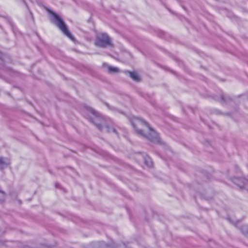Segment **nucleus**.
Returning <instances> with one entry per match:
<instances>
[{
  "label": "nucleus",
  "instance_id": "nucleus-14",
  "mask_svg": "<svg viewBox=\"0 0 248 248\" xmlns=\"http://www.w3.org/2000/svg\"><path fill=\"white\" fill-rule=\"evenodd\" d=\"M242 231L245 234L247 235V232H245L244 230H242Z\"/></svg>",
  "mask_w": 248,
  "mask_h": 248
},
{
  "label": "nucleus",
  "instance_id": "nucleus-1",
  "mask_svg": "<svg viewBox=\"0 0 248 248\" xmlns=\"http://www.w3.org/2000/svg\"><path fill=\"white\" fill-rule=\"evenodd\" d=\"M132 124L137 133L140 135L153 142L158 141L157 134L143 120L135 118L132 121Z\"/></svg>",
  "mask_w": 248,
  "mask_h": 248
},
{
  "label": "nucleus",
  "instance_id": "nucleus-13",
  "mask_svg": "<svg viewBox=\"0 0 248 248\" xmlns=\"http://www.w3.org/2000/svg\"><path fill=\"white\" fill-rule=\"evenodd\" d=\"M125 248V246L124 245H123V246H119L118 248Z\"/></svg>",
  "mask_w": 248,
  "mask_h": 248
},
{
  "label": "nucleus",
  "instance_id": "nucleus-4",
  "mask_svg": "<svg viewBox=\"0 0 248 248\" xmlns=\"http://www.w3.org/2000/svg\"><path fill=\"white\" fill-rule=\"evenodd\" d=\"M95 45L102 47L112 46L110 38L106 33H101L97 35Z\"/></svg>",
  "mask_w": 248,
  "mask_h": 248
},
{
  "label": "nucleus",
  "instance_id": "nucleus-9",
  "mask_svg": "<svg viewBox=\"0 0 248 248\" xmlns=\"http://www.w3.org/2000/svg\"><path fill=\"white\" fill-rule=\"evenodd\" d=\"M108 71L109 73H117L119 72V69L116 67L108 66Z\"/></svg>",
  "mask_w": 248,
  "mask_h": 248
},
{
  "label": "nucleus",
  "instance_id": "nucleus-5",
  "mask_svg": "<svg viewBox=\"0 0 248 248\" xmlns=\"http://www.w3.org/2000/svg\"><path fill=\"white\" fill-rule=\"evenodd\" d=\"M233 182L241 188H245L248 191V180L244 178H234Z\"/></svg>",
  "mask_w": 248,
  "mask_h": 248
},
{
  "label": "nucleus",
  "instance_id": "nucleus-11",
  "mask_svg": "<svg viewBox=\"0 0 248 248\" xmlns=\"http://www.w3.org/2000/svg\"><path fill=\"white\" fill-rule=\"evenodd\" d=\"M220 101L221 102H225V101H226V100L224 98V95H221Z\"/></svg>",
  "mask_w": 248,
  "mask_h": 248
},
{
  "label": "nucleus",
  "instance_id": "nucleus-8",
  "mask_svg": "<svg viewBox=\"0 0 248 248\" xmlns=\"http://www.w3.org/2000/svg\"><path fill=\"white\" fill-rule=\"evenodd\" d=\"M144 163L149 167H152L153 165L151 158L148 156L144 157Z\"/></svg>",
  "mask_w": 248,
  "mask_h": 248
},
{
  "label": "nucleus",
  "instance_id": "nucleus-3",
  "mask_svg": "<svg viewBox=\"0 0 248 248\" xmlns=\"http://www.w3.org/2000/svg\"><path fill=\"white\" fill-rule=\"evenodd\" d=\"M48 12L52 16L51 19L52 22L55 24L65 35L71 39H73L72 35L68 31L67 26L62 19L55 13L50 11H48Z\"/></svg>",
  "mask_w": 248,
  "mask_h": 248
},
{
  "label": "nucleus",
  "instance_id": "nucleus-6",
  "mask_svg": "<svg viewBox=\"0 0 248 248\" xmlns=\"http://www.w3.org/2000/svg\"><path fill=\"white\" fill-rule=\"evenodd\" d=\"M10 163L8 159L4 157H0V170L8 167Z\"/></svg>",
  "mask_w": 248,
  "mask_h": 248
},
{
  "label": "nucleus",
  "instance_id": "nucleus-2",
  "mask_svg": "<svg viewBox=\"0 0 248 248\" xmlns=\"http://www.w3.org/2000/svg\"><path fill=\"white\" fill-rule=\"evenodd\" d=\"M90 112L93 117V122L99 129L102 130L103 128H105L107 131L109 132H112L116 134L118 133L117 131H123V129L120 128H116L112 124H107L105 119L95 110L90 109Z\"/></svg>",
  "mask_w": 248,
  "mask_h": 248
},
{
  "label": "nucleus",
  "instance_id": "nucleus-7",
  "mask_svg": "<svg viewBox=\"0 0 248 248\" xmlns=\"http://www.w3.org/2000/svg\"><path fill=\"white\" fill-rule=\"evenodd\" d=\"M127 73H129V76L131 78L136 81H139L140 80V77L138 73L136 72H128Z\"/></svg>",
  "mask_w": 248,
  "mask_h": 248
},
{
  "label": "nucleus",
  "instance_id": "nucleus-12",
  "mask_svg": "<svg viewBox=\"0 0 248 248\" xmlns=\"http://www.w3.org/2000/svg\"><path fill=\"white\" fill-rule=\"evenodd\" d=\"M105 105L107 106V107L109 108V109H112V108H110V106H109V105L107 103H105Z\"/></svg>",
  "mask_w": 248,
  "mask_h": 248
},
{
  "label": "nucleus",
  "instance_id": "nucleus-10",
  "mask_svg": "<svg viewBox=\"0 0 248 248\" xmlns=\"http://www.w3.org/2000/svg\"><path fill=\"white\" fill-rule=\"evenodd\" d=\"M5 199V194L2 191L0 190V202H3Z\"/></svg>",
  "mask_w": 248,
  "mask_h": 248
}]
</instances>
